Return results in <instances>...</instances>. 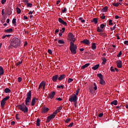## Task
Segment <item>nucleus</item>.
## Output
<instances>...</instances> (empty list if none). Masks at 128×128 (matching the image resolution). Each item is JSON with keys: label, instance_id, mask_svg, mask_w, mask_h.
Wrapping results in <instances>:
<instances>
[{"label": "nucleus", "instance_id": "obj_28", "mask_svg": "<svg viewBox=\"0 0 128 128\" xmlns=\"http://www.w3.org/2000/svg\"><path fill=\"white\" fill-rule=\"evenodd\" d=\"M40 118H38L36 120V123L37 126H40Z\"/></svg>", "mask_w": 128, "mask_h": 128}, {"label": "nucleus", "instance_id": "obj_50", "mask_svg": "<svg viewBox=\"0 0 128 128\" xmlns=\"http://www.w3.org/2000/svg\"><path fill=\"white\" fill-rule=\"evenodd\" d=\"M74 126V122H71L69 125H68V128H72Z\"/></svg>", "mask_w": 128, "mask_h": 128}, {"label": "nucleus", "instance_id": "obj_64", "mask_svg": "<svg viewBox=\"0 0 128 128\" xmlns=\"http://www.w3.org/2000/svg\"><path fill=\"white\" fill-rule=\"evenodd\" d=\"M24 20H28V18L26 16H24Z\"/></svg>", "mask_w": 128, "mask_h": 128}, {"label": "nucleus", "instance_id": "obj_31", "mask_svg": "<svg viewBox=\"0 0 128 128\" xmlns=\"http://www.w3.org/2000/svg\"><path fill=\"white\" fill-rule=\"evenodd\" d=\"M92 22H94V24H98V18H94L93 20L92 21Z\"/></svg>", "mask_w": 128, "mask_h": 128}, {"label": "nucleus", "instance_id": "obj_15", "mask_svg": "<svg viewBox=\"0 0 128 128\" xmlns=\"http://www.w3.org/2000/svg\"><path fill=\"white\" fill-rule=\"evenodd\" d=\"M6 105V101L2 99L1 101V107L2 108H4V106Z\"/></svg>", "mask_w": 128, "mask_h": 128}, {"label": "nucleus", "instance_id": "obj_26", "mask_svg": "<svg viewBox=\"0 0 128 128\" xmlns=\"http://www.w3.org/2000/svg\"><path fill=\"white\" fill-rule=\"evenodd\" d=\"M12 24H14V26H16V19L14 18L12 20Z\"/></svg>", "mask_w": 128, "mask_h": 128}, {"label": "nucleus", "instance_id": "obj_2", "mask_svg": "<svg viewBox=\"0 0 128 128\" xmlns=\"http://www.w3.org/2000/svg\"><path fill=\"white\" fill-rule=\"evenodd\" d=\"M18 110H22V112H24V114H27L28 112V107L24 104V103H22L21 104H18Z\"/></svg>", "mask_w": 128, "mask_h": 128}, {"label": "nucleus", "instance_id": "obj_12", "mask_svg": "<svg viewBox=\"0 0 128 128\" xmlns=\"http://www.w3.org/2000/svg\"><path fill=\"white\" fill-rule=\"evenodd\" d=\"M42 114H46V112H48V110H50V109H48V108L43 107L42 108Z\"/></svg>", "mask_w": 128, "mask_h": 128}, {"label": "nucleus", "instance_id": "obj_53", "mask_svg": "<svg viewBox=\"0 0 128 128\" xmlns=\"http://www.w3.org/2000/svg\"><path fill=\"white\" fill-rule=\"evenodd\" d=\"M122 51H120L118 54L117 55L118 58H120V56H122Z\"/></svg>", "mask_w": 128, "mask_h": 128}, {"label": "nucleus", "instance_id": "obj_45", "mask_svg": "<svg viewBox=\"0 0 128 128\" xmlns=\"http://www.w3.org/2000/svg\"><path fill=\"white\" fill-rule=\"evenodd\" d=\"M110 70L112 72H116L114 68V66H111Z\"/></svg>", "mask_w": 128, "mask_h": 128}, {"label": "nucleus", "instance_id": "obj_51", "mask_svg": "<svg viewBox=\"0 0 128 128\" xmlns=\"http://www.w3.org/2000/svg\"><path fill=\"white\" fill-rule=\"evenodd\" d=\"M23 2H24L25 4H28V0H23Z\"/></svg>", "mask_w": 128, "mask_h": 128}, {"label": "nucleus", "instance_id": "obj_18", "mask_svg": "<svg viewBox=\"0 0 128 128\" xmlns=\"http://www.w3.org/2000/svg\"><path fill=\"white\" fill-rule=\"evenodd\" d=\"M64 76H66V75L64 74H62L58 78V80H62L64 78Z\"/></svg>", "mask_w": 128, "mask_h": 128}, {"label": "nucleus", "instance_id": "obj_61", "mask_svg": "<svg viewBox=\"0 0 128 128\" xmlns=\"http://www.w3.org/2000/svg\"><path fill=\"white\" fill-rule=\"evenodd\" d=\"M58 112L56 110L54 112H53V114H54V116H56L55 114H58Z\"/></svg>", "mask_w": 128, "mask_h": 128}, {"label": "nucleus", "instance_id": "obj_8", "mask_svg": "<svg viewBox=\"0 0 128 128\" xmlns=\"http://www.w3.org/2000/svg\"><path fill=\"white\" fill-rule=\"evenodd\" d=\"M54 96H56V92H50L48 96V98H50L51 100H52L54 98Z\"/></svg>", "mask_w": 128, "mask_h": 128}, {"label": "nucleus", "instance_id": "obj_52", "mask_svg": "<svg viewBox=\"0 0 128 128\" xmlns=\"http://www.w3.org/2000/svg\"><path fill=\"white\" fill-rule=\"evenodd\" d=\"M56 100H59L60 102L61 100H62V99L60 98H56Z\"/></svg>", "mask_w": 128, "mask_h": 128}, {"label": "nucleus", "instance_id": "obj_44", "mask_svg": "<svg viewBox=\"0 0 128 128\" xmlns=\"http://www.w3.org/2000/svg\"><path fill=\"white\" fill-rule=\"evenodd\" d=\"M72 82H74V79L69 78L68 79V83L70 84V83Z\"/></svg>", "mask_w": 128, "mask_h": 128}, {"label": "nucleus", "instance_id": "obj_59", "mask_svg": "<svg viewBox=\"0 0 128 128\" xmlns=\"http://www.w3.org/2000/svg\"><path fill=\"white\" fill-rule=\"evenodd\" d=\"M100 28H104V24H101L100 26Z\"/></svg>", "mask_w": 128, "mask_h": 128}, {"label": "nucleus", "instance_id": "obj_35", "mask_svg": "<svg viewBox=\"0 0 128 128\" xmlns=\"http://www.w3.org/2000/svg\"><path fill=\"white\" fill-rule=\"evenodd\" d=\"M62 109V106H60L58 107V108H57L56 109V111L58 112H60V110Z\"/></svg>", "mask_w": 128, "mask_h": 128}, {"label": "nucleus", "instance_id": "obj_40", "mask_svg": "<svg viewBox=\"0 0 128 128\" xmlns=\"http://www.w3.org/2000/svg\"><path fill=\"white\" fill-rule=\"evenodd\" d=\"M66 12V8H62V12L63 14H64V12Z\"/></svg>", "mask_w": 128, "mask_h": 128}, {"label": "nucleus", "instance_id": "obj_9", "mask_svg": "<svg viewBox=\"0 0 128 128\" xmlns=\"http://www.w3.org/2000/svg\"><path fill=\"white\" fill-rule=\"evenodd\" d=\"M81 44H86V46H90V42L88 40V39H84V40L80 42Z\"/></svg>", "mask_w": 128, "mask_h": 128}, {"label": "nucleus", "instance_id": "obj_55", "mask_svg": "<svg viewBox=\"0 0 128 128\" xmlns=\"http://www.w3.org/2000/svg\"><path fill=\"white\" fill-rule=\"evenodd\" d=\"M22 80V78L20 77L18 78V82H20Z\"/></svg>", "mask_w": 128, "mask_h": 128}, {"label": "nucleus", "instance_id": "obj_47", "mask_svg": "<svg viewBox=\"0 0 128 128\" xmlns=\"http://www.w3.org/2000/svg\"><path fill=\"white\" fill-rule=\"evenodd\" d=\"M27 6L28 8H32V4H30V3H28L27 4Z\"/></svg>", "mask_w": 128, "mask_h": 128}, {"label": "nucleus", "instance_id": "obj_30", "mask_svg": "<svg viewBox=\"0 0 128 128\" xmlns=\"http://www.w3.org/2000/svg\"><path fill=\"white\" fill-rule=\"evenodd\" d=\"M16 10L17 14H20V12H22V10H20V9L18 7L16 8Z\"/></svg>", "mask_w": 128, "mask_h": 128}, {"label": "nucleus", "instance_id": "obj_20", "mask_svg": "<svg viewBox=\"0 0 128 128\" xmlns=\"http://www.w3.org/2000/svg\"><path fill=\"white\" fill-rule=\"evenodd\" d=\"M100 66V64H96L95 66H94L93 67H92V69L94 70H98V68Z\"/></svg>", "mask_w": 128, "mask_h": 128}, {"label": "nucleus", "instance_id": "obj_25", "mask_svg": "<svg viewBox=\"0 0 128 128\" xmlns=\"http://www.w3.org/2000/svg\"><path fill=\"white\" fill-rule=\"evenodd\" d=\"M105 84H106V82L104 81V79L100 80V84H102V86H104Z\"/></svg>", "mask_w": 128, "mask_h": 128}, {"label": "nucleus", "instance_id": "obj_1", "mask_svg": "<svg viewBox=\"0 0 128 128\" xmlns=\"http://www.w3.org/2000/svg\"><path fill=\"white\" fill-rule=\"evenodd\" d=\"M20 46V40L17 38H14L11 40L8 48H12V47L16 48Z\"/></svg>", "mask_w": 128, "mask_h": 128}, {"label": "nucleus", "instance_id": "obj_17", "mask_svg": "<svg viewBox=\"0 0 128 128\" xmlns=\"http://www.w3.org/2000/svg\"><path fill=\"white\" fill-rule=\"evenodd\" d=\"M4 32H7V34H10V32H12V28H10L4 30Z\"/></svg>", "mask_w": 128, "mask_h": 128}, {"label": "nucleus", "instance_id": "obj_24", "mask_svg": "<svg viewBox=\"0 0 128 128\" xmlns=\"http://www.w3.org/2000/svg\"><path fill=\"white\" fill-rule=\"evenodd\" d=\"M4 92H6V94H8V92H10V89L6 88L4 89Z\"/></svg>", "mask_w": 128, "mask_h": 128}, {"label": "nucleus", "instance_id": "obj_16", "mask_svg": "<svg viewBox=\"0 0 128 128\" xmlns=\"http://www.w3.org/2000/svg\"><path fill=\"white\" fill-rule=\"evenodd\" d=\"M36 98L34 97L32 99V101L31 102V106H34L36 104Z\"/></svg>", "mask_w": 128, "mask_h": 128}, {"label": "nucleus", "instance_id": "obj_62", "mask_svg": "<svg viewBox=\"0 0 128 128\" xmlns=\"http://www.w3.org/2000/svg\"><path fill=\"white\" fill-rule=\"evenodd\" d=\"M124 44H126V46H128V40H125L124 42Z\"/></svg>", "mask_w": 128, "mask_h": 128}, {"label": "nucleus", "instance_id": "obj_54", "mask_svg": "<svg viewBox=\"0 0 128 128\" xmlns=\"http://www.w3.org/2000/svg\"><path fill=\"white\" fill-rule=\"evenodd\" d=\"M64 30H66V28H62V29L60 30V32H64Z\"/></svg>", "mask_w": 128, "mask_h": 128}, {"label": "nucleus", "instance_id": "obj_37", "mask_svg": "<svg viewBox=\"0 0 128 128\" xmlns=\"http://www.w3.org/2000/svg\"><path fill=\"white\" fill-rule=\"evenodd\" d=\"M58 43L60 44H64V41L63 40H58Z\"/></svg>", "mask_w": 128, "mask_h": 128}, {"label": "nucleus", "instance_id": "obj_32", "mask_svg": "<svg viewBox=\"0 0 128 128\" xmlns=\"http://www.w3.org/2000/svg\"><path fill=\"white\" fill-rule=\"evenodd\" d=\"M102 60H103L102 64H106V58H103Z\"/></svg>", "mask_w": 128, "mask_h": 128}, {"label": "nucleus", "instance_id": "obj_46", "mask_svg": "<svg viewBox=\"0 0 128 128\" xmlns=\"http://www.w3.org/2000/svg\"><path fill=\"white\" fill-rule=\"evenodd\" d=\"M3 100L6 102V100H10V96H7L5 98H4Z\"/></svg>", "mask_w": 128, "mask_h": 128}, {"label": "nucleus", "instance_id": "obj_21", "mask_svg": "<svg viewBox=\"0 0 128 128\" xmlns=\"http://www.w3.org/2000/svg\"><path fill=\"white\" fill-rule=\"evenodd\" d=\"M108 10V6H105L104 8H103L102 9V12H106V11Z\"/></svg>", "mask_w": 128, "mask_h": 128}, {"label": "nucleus", "instance_id": "obj_60", "mask_svg": "<svg viewBox=\"0 0 128 128\" xmlns=\"http://www.w3.org/2000/svg\"><path fill=\"white\" fill-rule=\"evenodd\" d=\"M6 2V0H2L1 2L2 4H4Z\"/></svg>", "mask_w": 128, "mask_h": 128}, {"label": "nucleus", "instance_id": "obj_57", "mask_svg": "<svg viewBox=\"0 0 128 128\" xmlns=\"http://www.w3.org/2000/svg\"><path fill=\"white\" fill-rule=\"evenodd\" d=\"M103 116H104V113H100V114H98V116L99 118H102Z\"/></svg>", "mask_w": 128, "mask_h": 128}, {"label": "nucleus", "instance_id": "obj_49", "mask_svg": "<svg viewBox=\"0 0 128 128\" xmlns=\"http://www.w3.org/2000/svg\"><path fill=\"white\" fill-rule=\"evenodd\" d=\"M57 88H62L63 90L64 88V86L61 85V86H57Z\"/></svg>", "mask_w": 128, "mask_h": 128}, {"label": "nucleus", "instance_id": "obj_4", "mask_svg": "<svg viewBox=\"0 0 128 128\" xmlns=\"http://www.w3.org/2000/svg\"><path fill=\"white\" fill-rule=\"evenodd\" d=\"M76 48H78L76 45L73 43H70V50L72 54H76Z\"/></svg>", "mask_w": 128, "mask_h": 128}, {"label": "nucleus", "instance_id": "obj_39", "mask_svg": "<svg viewBox=\"0 0 128 128\" xmlns=\"http://www.w3.org/2000/svg\"><path fill=\"white\" fill-rule=\"evenodd\" d=\"M94 90H98V86H96V83H94Z\"/></svg>", "mask_w": 128, "mask_h": 128}, {"label": "nucleus", "instance_id": "obj_34", "mask_svg": "<svg viewBox=\"0 0 128 128\" xmlns=\"http://www.w3.org/2000/svg\"><path fill=\"white\" fill-rule=\"evenodd\" d=\"M112 6H116V7H118V6H120V3H114H114H112Z\"/></svg>", "mask_w": 128, "mask_h": 128}, {"label": "nucleus", "instance_id": "obj_3", "mask_svg": "<svg viewBox=\"0 0 128 128\" xmlns=\"http://www.w3.org/2000/svg\"><path fill=\"white\" fill-rule=\"evenodd\" d=\"M27 98L25 100L26 106H30V102L32 100V91L30 90L26 94Z\"/></svg>", "mask_w": 128, "mask_h": 128}, {"label": "nucleus", "instance_id": "obj_29", "mask_svg": "<svg viewBox=\"0 0 128 128\" xmlns=\"http://www.w3.org/2000/svg\"><path fill=\"white\" fill-rule=\"evenodd\" d=\"M4 74V68L0 66V75Z\"/></svg>", "mask_w": 128, "mask_h": 128}, {"label": "nucleus", "instance_id": "obj_22", "mask_svg": "<svg viewBox=\"0 0 128 128\" xmlns=\"http://www.w3.org/2000/svg\"><path fill=\"white\" fill-rule=\"evenodd\" d=\"M96 43L92 44V50H96Z\"/></svg>", "mask_w": 128, "mask_h": 128}, {"label": "nucleus", "instance_id": "obj_10", "mask_svg": "<svg viewBox=\"0 0 128 128\" xmlns=\"http://www.w3.org/2000/svg\"><path fill=\"white\" fill-rule=\"evenodd\" d=\"M116 64H117V67L119 68H122V62L120 60L116 61Z\"/></svg>", "mask_w": 128, "mask_h": 128}, {"label": "nucleus", "instance_id": "obj_33", "mask_svg": "<svg viewBox=\"0 0 128 128\" xmlns=\"http://www.w3.org/2000/svg\"><path fill=\"white\" fill-rule=\"evenodd\" d=\"M97 32H104V30L100 29V27L98 26L97 27Z\"/></svg>", "mask_w": 128, "mask_h": 128}, {"label": "nucleus", "instance_id": "obj_27", "mask_svg": "<svg viewBox=\"0 0 128 128\" xmlns=\"http://www.w3.org/2000/svg\"><path fill=\"white\" fill-rule=\"evenodd\" d=\"M111 104H114V106H116L118 104V100H114L111 102Z\"/></svg>", "mask_w": 128, "mask_h": 128}, {"label": "nucleus", "instance_id": "obj_7", "mask_svg": "<svg viewBox=\"0 0 128 128\" xmlns=\"http://www.w3.org/2000/svg\"><path fill=\"white\" fill-rule=\"evenodd\" d=\"M54 118H56V115H54V114H52L48 116L47 118L46 122H50V120H54Z\"/></svg>", "mask_w": 128, "mask_h": 128}, {"label": "nucleus", "instance_id": "obj_19", "mask_svg": "<svg viewBox=\"0 0 128 128\" xmlns=\"http://www.w3.org/2000/svg\"><path fill=\"white\" fill-rule=\"evenodd\" d=\"M90 66V64L88 63L85 64L84 65L82 66L81 68V70H84L86 68H88Z\"/></svg>", "mask_w": 128, "mask_h": 128}, {"label": "nucleus", "instance_id": "obj_56", "mask_svg": "<svg viewBox=\"0 0 128 128\" xmlns=\"http://www.w3.org/2000/svg\"><path fill=\"white\" fill-rule=\"evenodd\" d=\"M48 54H52V51L50 49L48 50Z\"/></svg>", "mask_w": 128, "mask_h": 128}, {"label": "nucleus", "instance_id": "obj_14", "mask_svg": "<svg viewBox=\"0 0 128 128\" xmlns=\"http://www.w3.org/2000/svg\"><path fill=\"white\" fill-rule=\"evenodd\" d=\"M58 75L56 74L52 78V80L53 82H56V80H58Z\"/></svg>", "mask_w": 128, "mask_h": 128}, {"label": "nucleus", "instance_id": "obj_38", "mask_svg": "<svg viewBox=\"0 0 128 128\" xmlns=\"http://www.w3.org/2000/svg\"><path fill=\"white\" fill-rule=\"evenodd\" d=\"M100 18H102V20H104L106 18V16H104V14H102V15L100 16Z\"/></svg>", "mask_w": 128, "mask_h": 128}, {"label": "nucleus", "instance_id": "obj_41", "mask_svg": "<svg viewBox=\"0 0 128 128\" xmlns=\"http://www.w3.org/2000/svg\"><path fill=\"white\" fill-rule=\"evenodd\" d=\"M22 64V61L18 62L16 64V66H20V64Z\"/></svg>", "mask_w": 128, "mask_h": 128}, {"label": "nucleus", "instance_id": "obj_48", "mask_svg": "<svg viewBox=\"0 0 128 128\" xmlns=\"http://www.w3.org/2000/svg\"><path fill=\"white\" fill-rule=\"evenodd\" d=\"M100 36H106V34L104 33L100 32Z\"/></svg>", "mask_w": 128, "mask_h": 128}, {"label": "nucleus", "instance_id": "obj_58", "mask_svg": "<svg viewBox=\"0 0 128 128\" xmlns=\"http://www.w3.org/2000/svg\"><path fill=\"white\" fill-rule=\"evenodd\" d=\"M78 90H80V89H78L76 91V96L78 95Z\"/></svg>", "mask_w": 128, "mask_h": 128}, {"label": "nucleus", "instance_id": "obj_63", "mask_svg": "<svg viewBox=\"0 0 128 128\" xmlns=\"http://www.w3.org/2000/svg\"><path fill=\"white\" fill-rule=\"evenodd\" d=\"M18 114H16V120H20V118H18Z\"/></svg>", "mask_w": 128, "mask_h": 128}, {"label": "nucleus", "instance_id": "obj_42", "mask_svg": "<svg viewBox=\"0 0 128 128\" xmlns=\"http://www.w3.org/2000/svg\"><path fill=\"white\" fill-rule=\"evenodd\" d=\"M116 25L115 24V25L113 26V28H112V27L110 28V30L112 31V30H116Z\"/></svg>", "mask_w": 128, "mask_h": 128}, {"label": "nucleus", "instance_id": "obj_43", "mask_svg": "<svg viewBox=\"0 0 128 128\" xmlns=\"http://www.w3.org/2000/svg\"><path fill=\"white\" fill-rule=\"evenodd\" d=\"M70 122V118L66 119L65 120V122H66V124H68V122Z\"/></svg>", "mask_w": 128, "mask_h": 128}, {"label": "nucleus", "instance_id": "obj_5", "mask_svg": "<svg viewBox=\"0 0 128 128\" xmlns=\"http://www.w3.org/2000/svg\"><path fill=\"white\" fill-rule=\"evenodd\" d=\"M77 100L78 97L76 94H73L72 95L70 96L69 102H73L74 104H76Z\"/></svg>", "mask_w": 128, "mask_h": 128}, {"label": "nucleus", "instance_id": "obj_23", "mask_svg": "<svg viewBox=\"0 0 128 128\" xmlns=\"http://www.w3.org/2000/svg\"><path fill=\"white\" fill-rule=\"evenodd\" d=\"M97 76L100 78V80L104 79V76H102V74L100 73L97 74Z\"/></svg>", "mask_w": 128, "mask_h": 128}, {"label": "nucleus", "instance_id": "obj_11", "mask_svg": "<svg viewBox=\"0 0 128 128\" xmlns=\"http://www.w3.org/2000/svg\"><path fill=\"white\" fill-rule=\"evenodd\" d=\"M58 20L60 24H63V26H66L68 24L66 23V22H64V20H62V18H60L58 19Z\"/></svg>", "mask_w": 128, "mask_h": 128}, {"label": "nucleus", "instance_id": "obj_6", "mask_svg": "<svg viewBox=\"0 0 128 128\" xmlns=\"http://www.w3.org/2000/svg\"><path fill=\"white\" fill-rule=\"evenodd\" d=\"M68 40H70V43H73L74 42H76V38H74V34H72V32H70L68 34Z\"/></svg>", "mask_w": 128, "mask_h": 128}, {"label": "nucleus", "instance_id": "obj_36", "mask_svg": "<svg viewBox=\"0 0 128 128\" xmlns=\"http://www.w3.org/2000/svg\"><path fill=\"white\" fill-rule=\"evenodd\" d=\"M114 24L112 23V20H108V26H112Z\"/></svg>", "mask_w": 128, "mask_h": 128}, {"label": "nucleus", "instance_id": "obj_13", "mask_svg": "<svg viewBox=\"0 0 128 128\" xmlns=\"http://www.w3.org/2000/svg\"><path fill=\"white\" fill-rule=\"evenodd\" d=\"M46 84V82H44V81H42L40 85H39V86H38V90H40V88H42Z\"/></svg>", "mask_w": 128, "mask_h": 128}]
</instances>
